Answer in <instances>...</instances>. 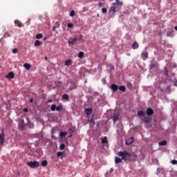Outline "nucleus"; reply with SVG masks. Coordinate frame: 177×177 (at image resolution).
<instances>
[{"label": "nucleus", "mask_w": 177, "mask_h": 177, "mask_svg": "<svg viewBox=\"0 0 177 177\" xmlns=\"http://www.w3.org/2000/svg\"><path fill=\"white\" fill-rule=\"evenodd\" d=\"M70 16L71 17H74V16H75V11L71 10L70 12Z\"/></svg>", "instance_id": "nucleus-40"}, {"label": "nucleus", "mask_w": 177, "mask_h": 177, "mask_svg": "<svg viewBox=\"0 0 177 177\" xmlns=\"http://www.w3.org/2000/svg\"><path fill=\"white\" fill-rule=\"evenodd\" d=\"M6 78L12 80V78H15V73L13 72H9L8 74L6 75Z\"/></svg>", "instance_id": "nucleus-10"}, {"label": "nucleus", "mask_w": 177, "mask_h": 177, "mask_svg": "<svg viewBox=\"0 0 177 177\" xmlns=\"http://www.w3.org/2000/svg\"><path fill=\"white\" fill-rule=\"evenodd\" d=\"M102 82H103V84H106V78H103L102 80Z\"/></svg>", "instance_id": "nucleus-48"}, {"label": "nucleus", "mask_w": 177, "mask_h": 177, "mask_svg": "<svg viewBox=\"0 0 177 177\" xmlns=\"http://www.w3.org/2000/svg\"><path fill=\"white\" fill-rule=\"evenodd\" d=\"M175 86H177V80L176 81V82L174 83Z\"/></svg>", "instance_id": "nucleus-55"}, {"label": "nucleus", "mask_w": 177, "mask_h": 177, "mask_svg": "<svg viewBox=\"0 0 177 177\" xmlns=\"http://www.w3.org/2000/svg\"><path fill=\"white\" fill-rule=\"evenodd\" d=\"M98 6H100V8H102L103 6V3H99Z\"/></svg>", "instance_id": "nucleus-49"}, {"label": "nucleus", "mask_w": 177, "mask_h": 177, "mask_svg": "<svg viewBox=\"0 0 177 177\" xmlns=\"http://www.w3.org/2000/svg\"><path fill=\"white\" fill-rule=\"evenodd\" d=\"M92 111H93L92 108H87L85 109V113L86 115H91V114H92Z\"/></svg>", "instance_id": "nucleus-15"}, {"label": "nucleus", "mask_w": 177, "mask_h": 177, "mask_svg": "<svg viewBox=\"0 0 177 177\" xmlns=\"http://www.w3.org/2000/svg\"><path fill=\"white\" fill-rule=\"evenodd\" d=\"M72 63H73V61H71V59H68L65 61L64 64L68 66H71Z\"/></svg>", "instance_id": "nucleus-22"}, {"label": "nucleus", "mask_w": 177, "mask_h": 177, "mask_svg": "<svg viewBox=\"0 0 177 177\" xmlns=\"http://www.w3.org/2000/svg\"><path fill=\"white\" fill-rule=\"evenodd\" d=\"M9 37H10V34H9V32H6L3 37L0 39V42H2V41H3V38H9Z\"/></svg>", "instance_id": "nucleus-18"}, {"label": "nucleus", "mask_w": 177, "mask_h": 177, "mask_svg": "<svg viewBox=\"0 0 177 177\" xmlns=\"http://www.w3.org/2000/svg\"><path fill=\"white\" fill-rule=\"evenodd\" d=\"M12 52V53H17V48H13Z\"/></svg>", "instance_id": "nucleus-47"}, {"label": "nucleus", "mask_w": 177, "mask_h": 177, "mask_svg": "<svg viewBox=\"0 0 177 177\" xmlns=\"http://www.w3.org/2000/svg\"><path fill=\"white\" fill-rule=\"evenodd\" d=\"M146 114L149 117H151L154 114V111L151 108H148L146 111Z\"/></svg>", "instance_id": "nucleus-5"}, {"label": "nucleus", "mask_w": 177, "mask_h": 177, "mask_svg": "<svg viewBox=\"0 0 177 177\" xmlns=\"http://www.w3.org/2000/svg\"><path fill=\"white\" fill-rule=\"evenodd\" d=\"M174 29L176 30V31H177V26H175Z\"/></svg>", "instance_id": "nucleus-56"}, {"label": "nucleus", "mask_w": 177, "mask_h": 177, "mask_svg": "<svg viewBox=\"0 0 177 177\" xmlns=\"http://www.w3.org/2000/svg\"><path fill=\"white\" fill-rule=\"evenodd\" d=\"M111 89L112 92H117V91H118V85H117L115 84H112L111 85Z\"/></svg>", "instance_id": "nucleus-7"}, {"label": "nucleus", "mask_w": 177, "mask_h": 177, "mask_svg": "<svg viewBox=\"0 0 177 177\" xmlns=\"http://www.w3.org/2000/svg\"><path fill=\"white\" fill-rule=\"evenodd\" d=\"M50 110L51 111H55L56 110V104L51 105Z\"/></svg>", "instance_id": "nucleus-38"}, {"label": "nucleus", "mask_w": 177, "mask_h": 177, "mask_svg": "<svg viewBox=\"0 0 177 177\" xmlns=\"http://www.w3.org/2000/svg\"><path fill=\"white\" fill-rule=\"evenodd\" d=\"M55 27H56L57 28H59V27H60V23L59 22H55Z\"/></svg>", "instance_id": "nucleus-45"}, {"label": "nucleus", "mask_w": 177, "mask_h": 177, "mask_svg": "<svg viewBox=\"0 0 177 177\" xmlns=\"http://www.w3.org/2000/svg\"><path fill=\"white\" fill-rule=\"evenodd\" d=\"M111 118L113 120L114 124H115L116 121H118V118H120V114L114 113Z\"/></svg>", "instance_id": "nucleus-4"}, {"label": "nucleus", "mask_w": 177, "mask_h": 177, "mask_svg": "<svg viewBox=\"0 0 177 177\" xmlns=\"http://www.w3.org/2000/svg\"><path fill=\"white\" fill-rule=\"evenodd\" d=\"M71 136H73V135L69 136V138H71Z\"/></svg>", "instance_id": "nucleus-59"}, {"label": "nucleus", "mask_w": 177, "mask_h": 177, "mask_svg": "<svg viewBox=\"0 0 177 177\" xmlns=\"http://www.w3.org/2000/svg\"><path fill=\"white\" fill-rule=\"evenodd\" d=\"M109 172H111V174L114 172V169L113 168H111L110 170H109Z\"/></svg>", "instance_id": "nucleus-51"}, {"label": "nucleus", "mask_w": 177, "mask_h": 177, "mask_svg": "<svg viewBox=\"0 0 177 177\" xmlns=\"http://www.w3.org/2000/svg\"><path fill=\"white\" fill-rule=\"evenodd\" d=\"M67 27H68V28H73V27H74V24H71V23H68V24H67Z\"/></svg>", "instance_id": "nucleus-42"}, {"label": "nucleus", "mask_w": 177, "mask_h": 177, "mask_svg": "<svg viewBox=\"0 0 177 177\" xmlns=\"http://www.w3.org/2000/svg\"><path fill=\"white\" fill-rule=\"evenodd\" d=\"M28 167L34 169V168H38V167H39V162H38L37 161H30L28 162Z\"/></svg>", "instance_id": "nucleus-2"}, {"label": "nucleus", "mask_w": 177, "mask_h": 177, "mask_svg": "<svg viewBox=\"0 0 177 177\" xmlns=\"http://www.w3.org/2000/svg\"><path fill=\"white\" fill-rule=\"evenodd\" d=\"M171 164H173V165H176V164H177V160H171Z\"/></svg>", "instance_id": "nucleus-46"}, {"label": "nucleus", "mask_w": 177, "mask_h": 177, "mask_svg": "<svg viewBox=\"0 0 177 177\" xmlns=\"http://www.w3.org/2000/svg\"><path fill=\"white\" fill-rule=\"evenodd\" d=\"M53 100H48V103H52Z\"/></svg>", "instance_id": "nucleus-54"}, {"label": "nucleus", "mask_w": 177, "mask_h": 177, "mask_svg": "<svg viewBox=\"0 0 177 177\" xmlns=\"http://www.w3.org/2000/svg\"><path fill=\"white\" fill-rule=\"evenodd\" d=\"M123 160H122V158H120L118 157H115V164H120V162H122Z\"/></svg>", "instance_id": "nucleus-16"}, {"label": "nucleus", "mask_w": 177, "mask_h": 177, "mask_svg": "<svg viewBox=\"0 0 177 177\" xmlns=\"http://www.w3.org/2000/svg\"><path fill=\"white\" fill-rule=\"evenodd\" d=\"M138 115L139 117H145V115H146V113H145V111H139L138 112Z\"/></svg>", "instance_id": "nucleus-19"}, {"label": "nucleus", "mask_w": 177, "mask_h": 177, "mask_svg": "<svg viewBox=\"0 0 177 177\" xmlns=\"http://www.w3.org/2000/svg\"><path fill=\"white\" fill-rule=\"evenodd\" d=\"M62 99H64V100H68L69 97H68V95L67 94H64L62 95Z\"/></svg>", "instance_id": "nucleus-35"}, {"label": "nucleus", "mask_w": 177, "mask_h": 177, "mask_svg": "<svg viewBox=\"0 0 177 177\" xmlns=\"http://www.w3.org/2000/svg\"><path fill=\"white\" fill-rule=\"evenodd\" d=\"M107 137H104V138H102V141H101V143L102 144H106L107 143Z\"/></svg>", "instance_id": "nucleus-34"}, {"label": "nucleus", "mask_w": 177, "mask_h": 177, "mask_svg": "<svg viewBox=\"0 0 177 177\" xmlns=\"http://www.w3.org/2000/svg\"><path fill=\"white\" fill-rule=\"evenodd\" d=\"M32 102H34V100H32V98L30 99V103H32Z\"/></svg>", "instance_id": "nucleus-53"}, {"label": "nucleus", "mask_w": 177, "mask_h": 177, "mask_svg": "<svg viewBox=\"0 0 177 177\" xmlns=\"http://www.w3.org/2000/svg\"><path fill=\"white\" fill-rule=\"evenodd\" d=\"M77 88V85L75 84H73L71 86H70V90L73 91L74 89Z\"/></svg>", "instance_id": "nucleus-32"}, {"label": "nucleus", "mask_w": 177, "mask_h": 177, "mask_svg": "<svg viewBox=\"0 0 177 177\" xmlns=\"http://www.w3.org/2000/svg\"><path fill=\"white\" fill-rule=\"evenodd\" d=\"M133 143V138L131 137L129 139H127L125 142V144L127 146H130V145H132Z\"/></svg>", "instance_id": "nucleus-9"}, {"label": "nucleus", "mask_w": 177, "mask_h": 177, "mask_svg": "<svg viewBox=\"0 0 177 177\" xmlns=\"http://www.w3.org/2000/svg\"><path fill=\"white\" fill-rule=\"evenodd\" d=\"M117 9H118V6L117 5H113L111 8H110V12H113V13H115V10H117Z\"/></svg>", "instance_id": "nucleus-11"}, {"label": "nucleus", "mask_w": 177, "mask_h": 177, "mask_svg": "<svg viewBox=\"0 0 177 177\" xmlns=\"http://www.w3.org/2000/svg\"><path fill=\"white\" fill-rule=\"evenodd\" d=\"M68 44L71 46L74 45V44H77V39L75 37L69 39Z\"/></svg>", "instance_id": "nucleus-6"}, {"label": "nucleus", "mask_w": 177, "mask_h": 177, "mask_svg": "<svg viewBox=\"0 0 177 177\" xmlns=\"http://www.w3.org/2000/svg\"><path fill=\"white\" fill-rule=\"evenodd\" d=\"M90 122H91V123L93 122V120H91Z\"/></svg>", "instance_id": "nucleus-58"}, {"label": "nucleus", "mask_w": 177, "mask_h": 177, "mask_svg": "<svg viewBox=\"0 0 177 177\" xmlns=\"http://www.w3.org/2000/svg\"><path fill=\"white\" fill-rule=\"evenodd\" d=\"M78 57H80V59H82L84 57V52L80 51L78 54Z\"/></svg>", "instance_id": "nucleus-36"}, {"label": "nucleus", "mask_w": 177, "mask_h": 177, "mask_svg": "<svg viewBox=\"0 0 177 177\" xmlns=\"http://www.w3.org/2000/svg\"><path fill=\"white\" fill-rule=\"evenodd\" d=\"M131 48L133 49H138L139 48V44L136 41H135L132 45H131Z\"/></svg>", "instance_id": "nucleus-17"}, {"label": "nucleus", "mask_w": 177, "mask_h": 177, "mask_svg": "<svg viewBox=\"0 0 177 177\" xmlns=\"http://www.w3.org/2000/svg\"><path fill=\"white\" fill-rule=\"evenodd\" d=\"M75 38H76V41H82L84 38V35H80L79 36H75Z\"/></svg>", "instance_id": "nucleus-20"}, {"label": "nucleus", "mask_w": 177, "mask_h": 177, "mask_svg": "<svg viewBox=\"0 0 177 177\" xmlns=\"http://www.w3.org/2000/svg\"><path fill=\"white\" fill-rule=\"evenodd\" d=\"M35 46L36 47L41 46V41H39V40H36L35 42Z\"/></svg>", "instance_id": "nucleus-30"}, {"label": "nucleus", "mask_w": 177, "mask_h": 177, "mask_svg": "<svg viewBox=\"0 0 177 177\" xmlns=\"http://www.w3.org/2000/svg\"><path fill=\"white\" fill-rule=\"evenodd\" d=\"M118 88L119 90L121 91V92H125V91H127V88L125 87V86H120Z\"/></svg>", "instance_id": "nucleus-24"}, {"label": "nucleus", "mask_w": 177, "mask_h": 177, "mask_svg": "<svg viewBox=\"0 0 177 177\" xmlns=\"http://www.w3.org/2000/svg\"><path fill=\"white\" fill-rule=\"evenodd\" d=\"M55 88H60V86L62 85V82H55Z\"/></svg>", "instance_id": "nucleus-26"}, {"label": "nucleus", "mask_w": 177, "mask_h": 177, "mask_svg": "<svg viewBox=\"0 0 177 177\" xmlns=\"http://www.w3.org/2000/svg\"><path fill=\"white\" fill-rule=\"evenodd\" d=\"M143 122H145V124H149V122H150V118L149 117H145L142 120Z\"/></svg>", "instance_id": "nucleus-21"}, {"label": "nucleus", "mask_w": 177, "mask_h": 177, "mask_svg": "<svg viewBox=\"0 0 177 177\" xmlns=\"http://www.w3.org/2000/svg\"><path fill=\"white\" fill-rule=\"evenodd\" d=\"M24 111L25 113H28V109L25 108V109H24Z\"/></svg>", "instance_id": "nucleus-50"}, {"label": "nucleus", "mask_w": 177, "mask_h": 177, "mask_svg": "<svg viewBox=\"0 0 177 177\" xmlns=\"http://www.w3.org/2000/svg\"><path fill=\"white\" fill-rule=\"evenodd\" d=\"M46 165H48V161H46V160H43V161L41 162V166H42V167H46Z\"/></svg>", "instance_id": "nucleus-37"}, {"label": "nucleus", "mask_w": 177, "mask_h": 177, "mask_svg": "<svg viewBox=\"0 0 177 177\" xmlns=\"http://www.w3.org/2000/svg\"><path fill=\"white\" fill-rule=\"evenodd\" d=\"M166 35L167 37H172L174 35V30L167 32Z\"/></svg>", "instance_id": "nucleus-29"}, {"label": "nucleus", "mask_w": 177, "mask_h": 177, "mask_svg": "<svg viewBox=\"0 0 177 177\" xmlns=\"http://www.w3.org/2000/svg\"><path fill=\"white\" fill-rule=\"evenodd\" d=\"M56 28H56V26H53V31H56Z\"/></svg>", "instance_id": "nucleus-52"}, {"label": "nucleus", "mask_w": 177, "mask_h": 177, "mask_svg": "<svg viewBox=\"0 0 177 177\" xmlns=\"http://www.w3.org/2000/svg\"><path fill=\"white\" fill-rule=\"evenodd\" d=\"M67 135V133H66V132H61L60 133H59V136L61 137V138H64V136H66Z\"/></svg>", "instance_id": "nucleus-39"}, {"label": "nucleus", "mask_w": 177, "mask_h": 177, "mask_svg": "<svg viewBox=\"0 0 177 177\" xmlns=\"http://www.w3.org/2000/svg\"><path fill=\"white\" fill-rule=\"evenodd\" d=\"M56 110L57 111H62V110H63V106L59 105L58 106H56Z\"/></svg>", "instance_id": "nucleus-33"}, {"label": "nucleus", "mask_w": 177, "mask_h": 177, "mask_svg": "<svg viewBox=\"0 0 177 177\" xmlns=\"http://www.w3.org/2000/svg\"><path fill=\"white\" fill-rule=\"evenodd\" d=\"M24 67L25 68H26V70H30V68L31 67V65L30 64H28V63H25L24 64Z\"/></svg>", "instance_id": "nucleus-23"}, {"label": "nucleus", "mask_w": 177, "mask_h": 177, "mask_svg": "<svg viewBox=\"0 0 177 177\" xmlns=\"http://www.w3.org/2000/svg\"><path fill=\"white\" fill-rule=\"evenodd\" d=\"M66 148V145L64 144H61L60 146H59V149L61 150H64V149Z\"/></svg>", "instance_id": "nucleus-41"}, {"label": "nucleus", "mask_w": 177, "mask_h": 177, "mask_svg": "<svg viewBox=\"0 0 177 177\" xmlns=\"http://www.w3.org/2000/svg\"><path fill=\"white\" fill-rule=\"evenodd\" d=\"M14 24H15V26H17V27H19V28L23 27V24L20 22V21H19L18 19H16L14 21Z\"/></svg>", "instance_id": "nucleus-14"}, {"label": "nucleus", "mask_w": 177, "mask_h": 177, "mask_svg": "<svg viewBox=\"0 0 177 177\" xmlns=\"http://www.w3.org/2000/svg\"><path fill=\"white\" fill-rule=\"evenodd\" d=\"M112 5H116L118 6H122V5H124V3H122V1H120V0H115V3H113Z\"/></svg>", "instance_id": "nucleus-13"}, {"label": "nucleus", "mask_w": 177, "mask_h": 177, "mask_svg": "<svg viewBox=\"0 0 177 177\" xmlns=\"http://www.w3.org/2000/svg\"><path fill=\"white\" fill-rule=\"evenodd\" d=\"M57 157H61V158H63V156H64V152L59 151L57 153Z\"/></svg>", "instance_id": "nucleus-28"}, {"label": "nucleus", "mask_w": 177, "mask_h": 177, "mask_svg": "<svg viewBox=\"0 0 177 177\" xmlns=\"http://www.w3.org/2000/svg\"><path fill=\"white\" fill-rule=\"evenodd\" d=\"M164 71L166 77H169V74L168 73V68H167V66L164 68Z\"/></svg>", "instance_id": "nucleus-25"}, {"label": "nucleus", "mask_w": 177, "mask_h": 177, "mask_svg": "<svg viewBox=\"0 0 177 177\" xmlns=\"http://www.w3.org/2000/svg\"><path fill=\"white\" fill-rule=\"evenodd\" d=\"M43 37L44 35L41 33H39L36 35V39H41Z\"/></svg>", "instance_id": "nucleus-31"}, {"label": "nucleus", "mask_w": 177, "mask_h": 177, "mask_svg": "<svg viewBox=\"0 0 177 177\" xmlns=\"http://www.w3.org/2000/svg\"><path fill=\"white\" fill-rule=\"evenodd\" d=\"M102 13H107V8H103L102 9Z\"/></svg>", "instance_id": "nucleus-44"}, {"label": "nucleus", "mask_w": 177, "mask_h": 177, "mask_svg": "<svg viewBox=\"0 0 177 177\" xmlns=\"http://www.w3.org/2000/svg\"><path fill=\"white\" fill-rule=\"evenodd\" d=\"M141 57L143 59V60H146L149 57V53L147 51H144L141 54Z\"/></svg>", "instance_id": "nucleus-8"}, {"label": "nucleus", "mask_w": 177, "mask_h": 177, "mask_svg": "<svg viewBox=\"0 0 177 177\" xmlns=\"http://www.w3.org/2000/svg\"><path fill=\"white\" fill-rule=\"evenodd\" d=\"M149 67H150L151 70H153V68H154V67H156V64L151 63L149 64Z\"/></svg>", "instance_id": "nucleus-43"}, {"label": "nucleus", "mask_w": 177, "mask_h": 177, "mask_svg": "<svg viewBox=\"0 0 177 177\" xmlns=\"http://www.w3.org/2000/svg\"><path fill=\"white\" fill-rule=\"evenodd\" d=\"M118 156H119V157H122V160H123V161H130V162L133 161V158H132V154L127 151H118Z\"/></svg>", "instance_id": "nucleus-1"}, {"label": "nucleus", "mask_w": 177, "mask_h": 177, "mask_svg": "<svg viewBox=\"0 0 177 177\" xmlns=\"http://www.w3.org/2000/svg\"><path fill=\"white\" fill-rule=\"evenodd\" d=\"M45 60H48V57H44Z\"/></svg>", "instance_id": "nucleus-57"}, {"label": "nucleus", "mask_w": 177, "mask_h": 177, "mask_svg": "<svg viewBox=\"0 0 177 177\" xmlns=\"http://www.w3.org/2000/svg\"><path fill=\"white\" fill-rule=\"evenodd\" d=\"M19 127H20V128L21 129H24V128H26V124H24V119H21L20 120Z\"/></svg>", "instance_id": "nucleus-12"}, {"label": "nucleus", "mask_w": 177, "mask_h": 177, "mask_svg": "<svg viewBox=\"0 0 177 177\" xmlns=\"http://www.w3.org/2000/svg\"><path fill=\"white\" fill-rule=\"evenodd\" d=\"M3 143H5V133L3 130L0 133V145H3Z\"/></svg>", "instance_id": "nucleus-3"}, {"label": "nucleus", "mask_w": 177, "mask_h": 177, "mask_svg": "<svg viewBox=\"0 0 177 177\" xmlns=\"http://www.w3.org/2000/svg\"><path fill=\"white\" fill-rule=\"evenodd\" d=\"M159 146H166L167 145V141L163 140L158 142Z\"/></svg>", "instance_id": "nucleus-27"}]
</instances>
